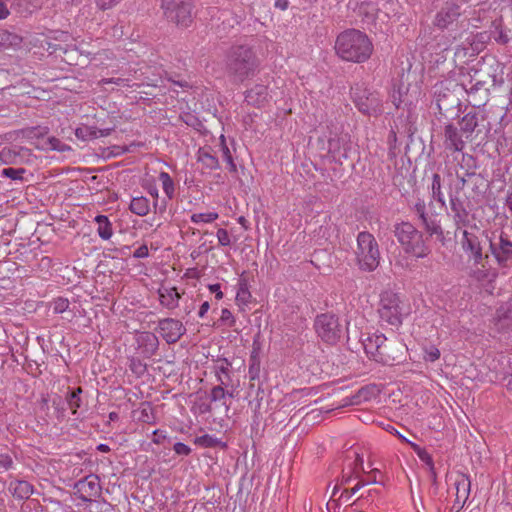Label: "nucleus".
<instances>
[{"label": "nucleus", "instance_id": "25", "mask_svg": "<svg viewBox=\"0 0 512 512\" xmlns=\"http://www.w3.org/2000/svg\"><path fill=\"white\" fill-rule=\"evenodd\" d=\"M460 131L467 140H471V136L478 126V113L469 112L465 114L459 122Z\"/></svg>", "mask_w": 512, "mask_h": 512}, {"label": "nucleus", "instance_id": "59", "mask_svg": "<svg viewBox=\"0 0 512 512\" xmlns=\"http://www.w3.org/2000/svg\"><path fill=\"white\" fill-rule=\"evenodd\" d=\"M12 465H13V460H12L11 456H9L7 454L0 455V468H2L4 470H9L10 468H12Z\"/></svg>", "mask_w": 512, "mask_h": 512}, {"label": "nucleus", "instance_id": "40", "mask_svg": "<svg viewBox=\"0 0 512 512\" xmlns=\"http://www.w3.org/2000/svg\"><path fill=\"white\" fill-rule=\"evenodd\" d=\"M49 129L47 127H29L23 130V135L28 139H42L48 134Z\"/></svg>", "mask_w": 512, "mask_h": 512}, {"label": "nucleus", "instance_id": "24", "mask_svg": "<svg viewBox=\"0 0 512 512\" xmlns=\"http://www.w3.org/2000/svg\"><path fill=\"white\" fill-rule=\"evenodd\" d=\"M456 487V504L463 507L469 497L471 482L466 475H461L455 482Z\"/></svg>", "mask_w": 512, "mask_h": 512}, {"label": "nucleus", "instance_id": "62", "mask_svg": "<svg viewBox=\"0 0 512 512\" xmlns=\"http://www.w3.org/2000/svg\"><path fill=\"white\" fill-rule=\"evenodd\" d=\"M149 255L148 247L146 245H141L138 247L133 253L134 258H146Z\"/></svg>", "mask_w": 512, "mask_h": 512}, {"label": "nucleus", "instance_id": "58", "mask_svg": "<svg viewBox=\"0 0 512 512\" xmlns=\"http://www.w3.org/2000/svg\"><path fill=\"white\" fill-rule=\"evenodd\" d=\"M220 320L225 323L228 322L229 327H232L235 324V319L231 311L227 308L222 309Z\"/></svg>", "mask_w": 512, "mask_h": 512}, {"label": "nucleus", "instance_id": "19", "mask_svg": "<svg viewBox=\"0 0 512 512\" xmlns=\"http://www.w3.org/2000/svg\"><path fill=\"white\" fill-rule=\"evenodd\" d=\"M269 97L268 87L263 84H255L245 92V102L257 108L264 107Z\"/></svg>", "mask_w": 512, "mask_h": 512}, {"label": "nucleus", "instance_id": "27", "mask_svg": "<svg viewBox=\"0 0 512 512\" xmlns=\"http://www.w3.org/2000/svg\"><path fill=\"white\" fill-rule=\"evenodd\" d=\"M95 221L98 224L97 232L99 237L102 238L103 240L110 239L113 234V230L112 224L109 221L108 217L105 215H97L95 217Z\"/></svg>", "mask_w": 512, "mask_h": 512}, {"label": "nucleus", "instance_id": "3", "mask_svg": "<svg viewBox=\"0 0 512 512\" xmlns=\"http://www.w3.org/2000/svg\"><path fill=\"white\" fill-rule=\"evenodd\" d=\"M464 85H459L453 81H441L434 85V102L440 116L453 120L459 117L461 110L460 95Z\"/></svg>", "mask_w": 512, "mask_h": 512}, {"label": "nucleus", "instance_id": "9", "mask_svg": "<svg viewBox=\"0 0 512 512\" xmlns=\"http://www.w3.org/2000/svg\"><path fill=\"white\" fill-rule=\"evenodd\" d=\"M351 97L361 113L374 117L382 114V101L379 94L369 90L363 84H355L351 87Z\"/></svg>", "mask_w": 512, "mask_h": 512}, {"label": "nucleus", "instance_id": "60", "mask_svg": "<svg viewBox=\"0 0 512 512\" xmlns=\"http://www.w3.org/2000/svg\"><path fill=\"white\" fill-rule=\"evenodd\" d=\"M375 494H378V490L377 489H369L366 494L362 493L360 498H358L356 501H354L352 503V506H359V505H361V502L364 499H367L369 497H373Z\"/></svg>", "mask_w": 512, "mask_h": 512}, {"label": "nucleus", "instance_id": "17", "mask_svg": "<svg viewBox=\"0 0 512 512\" xmlns=\"http://www.w3.org/2000/svg\"><path fill=\"white\" fill-rule=\"evenodd\" d=\"M463 134L454 124L448 123L444 127L443 145L450 152H462L465 148Z\"/></svg>", "mask_w": 512, "mask_h": 512}, {"label": "nucleus", "instance_id": "64", "mask_svg": "<svg viewBox=\"0 0 512 512\" xmlns=\"http://www.w3.org/2000/svg\"><path fill=\"white\" fill-rule=\"evenodd\" d=\"M210 292L215 293V298L220 300L223 298V292L221 291V285L219 283L210 284L208 286Z\"/></svg>", "mask_w": 512, "mask_h": 512}, {"label": "nucleus", "instance_id": "7", "mask_svg": "<svg viewBox=\"0 0 512 512\" xmlns=\"http://www.w3.org/2000/svg\"><path fill=\"white\" fill-rule=\"evenodd\" d=\"M464 0L447 1L434 16L433 25L439 30H452L460 26L464 28L468 25V20L462 18L464 10L462 9Z\"/></svg>", "mask_w": 512, "mask_h": 512}, {"label": "nucleus", "instance_id": "47", "mask_svg": "<svg viewBox=\"0 0 512 512\" xmlns=\"http://www.w3.org/2000/svg\"><path fill=\"white\" fill-rule=\"evenodd\" d=\"M495 318L498 322L511 321L512 323V309L511 305H502L496 310Z\"/></svg>", "mask_w": 512, "mask_h": 512}, {"label": "nucleus", "instance_id": "37", "mask_svg": "<svg viewBox=\"0 0 512 512\" xmlns=\"http://www.w3.org/2000/svg\"><path fill=\"white\" fill-rule=\"evenodd\" d=\"M494 30L491 32L494 40L500 45H507L510 41L508 32L501 23L493 22Z\"/></svg>", "mask_w": 512, "mask_h": 512}, {"label": "nucleus", "instance_id": "54", "mask_svg": "<svg viewBox=\"0 0 512 512\" xmlns=\"http://www.w3.org/2000/svg\"><path fill=\"white\" fill-rule=\"evenodd\" d=\"M66 401L72 413L76 414L77 409L81 406V398L67 393Z\"/></svg>", "mask_w": 512, "mask_h": 512}, {"label": "nucleus", "instance_id": "2", "mask_svg": "<svg viewBox=\"0 0 512 512\" xmlns=\"http://www.w3.org/2000/svg\"><path fill=\"white\" fill-rule=\"evenodd\" d=\"M337 55L345 61L363 63L373 51V45L366 34L356 29H348L337 36Z\"/></svg>", "mask_w": 512, "mask_h": 512}, {"label": "nucleus", "instance_id": "6", "mask_svg": "<svg viewBox=\"0 0 512 512\" xmlns=\"http://www.w3.org/2000/svg\"><path fill=\"white\" fill-rule=\"evenodd\" d=\"M406 314L407 312L399 294L393 291H384L380 294L378 315L381 323L398 328L402 325Z\"/></svg>", "mask_w": 512, "mask_h": 512}, {"label": "nucleus", "instance_id": "48", "mask_svg": "<svg viewBox=\"0 0 512 512\" xmlns=\"http://www.w3.org/2000/svg\"><path fill=\"white\" fill-rule=\"evenodd\" d=\"M372 388L368 386L361 387L352 398V404H359L362 401H368L371 398Z\"/></svg>", "mask_w": 512, "mask_h": 512}, {"label": "nucleus", "instance_id": "43", "mask_svg": "<svg viewBox=\"0 0 512 512\" xmlns=\"http://www.w3.org/2000/svg\"><path fill=\"white\" fill-rule=\"evenodd\" d=\"M25 173H26V169L23 167H21V168L8 167V168H4L1 171V176L4 178H9L11 180L24 181L23 175Z\"/></svg>", "mask_w": 512, "mask_h": 512}, {"label": "nucleus", "instance_id": "26", "mask_svg": "<svg viewBox=\"0 0 512 512\" xmlns=\"http://www.w3.org/2000/svg\"><path fill=\"white\" fill-rule=\"evenodd\" d=\"M129 209L138 216H146L151 210L150 201L144 196L133 197Z\"/></svg>", "mask_w": 512, "mask_h": 512}, {"label": "nucleus", "instance_id": "34", "mask_svg": "<svg viewBox=\"0 0 512 512\" xmlns=\"http://www.w3.org/2000/svg\"><path fill=\"white\" fill-rule=\"evenodd\" d=\"M260 357L259 353L256 349H253L249 359V378L250 380H255L259 378L260 374Z\"/></svg>", "mask_w": 512, "mask_h": 512}, {"label": "nucleus", "instance_id": "8", "mask_svg": "<svg viewBox=\"0 0 512 512\" xmlns=\"http://www.w3.org/2000/svg\"><path fill=\"white\" fill-rule=\"evenodd\" d=\"M161 8L168 22L187 28L193 22V4L190 0H162Z\"/></svg>", "mask_w": 512, "mask_h": 512}, {"label": "nucleus", "instance_id": "29", "mask_svg": "<svg viewBox=\"0 0 512 512\" xmlns=\"http://www.w3.org/2000/svg\"><path fill=\"white\" fill-rule=\"evenodd\" d=\"M36 148L59 152H64L69 149V147L66 144L62 143L58 138L54 136L44 139V141L41 144H36Z\"/></svg>", "mask_w": 512, "mask_h": 512}, {"label": "nucleus", "instance_id": "20", "mask_svg": "<svg viewBox=\"0 0 512 512\" xmlns=\"http://www.w3.org/2000/svg\"><path fill=\"white\" fill-rule=\"evenodd\" d=\"M404 351H405V345L399 341H386L381 347L380 353H384L386 355H389L390 358H393V360H390L391 362H380L383 365H389L393 366L396 364H399L402 362L404 357Z\"/></svg>", "mask_w": 512, "mask_h": 512}, {"label": "nucleus", "instance_id": "50", "mask_svg": "<svg viewBox=\"0 0 512 512\" xmlns=\"http://www.w3.org/2000/svg\"><path fill=\"white\" fill-rule=\"evenodd\" d=\"M424 352H425V355H424L425 361L435 362L436 360H438L440 358V350L434 345L425 347Z\"/></svg>", "mask_w": 512, "mask_h": 512}, {"label": "nucleus", "instance_id": "28", "mask_svg": "<svg viewBox=\"0 0 512 512\" xmlns=\"http://www.w3.org/2000/svg\"><path fill=\"white\" fill-rule=\"evenodd\" d=\"M26 150L24 147H4L0 151V161L4 164H15L21 152Z\"/></svg>", "mask_w": 512, "mask_h": 512}, {"label": "nucleus", "instance_id": "55", "mask_svg": "<svg viewBox=\"0 0 512 512\" xmlns=\"http://www.w3.org/2000/svg\"><path fill=\"white\" fill-rule=\"evenodd\" d=\"M403 88L404 85H400L398 89H394L391 94L392 103L396 108H400L402 106Z\"/></svg>", "mask_w": 512, "mask_h": 512}, {"label": "nucleus", "instance_id": "21", "mask_svg": "<svg viewBox=\"0 0 512 512\" xmlns=\"http://www.w3.org/2000/svg\"><path fill=\"white\" fill-rule=\"evenodd\" d=\"M159 340L157 336L151 332H145L140 337L141 354L145 358L152 357L158 350Z\"/></svg>", "mask_w": 512, "mask_h": 512}, {"label": "nucleus", "instance_id": "44", "mask_svg": "<svg viewBox=\"0 0 512 512\" xmlns=\"http://www.w3.org/2000/svg\"><path fill=\"white\" fill-rule=\"evenodd\" d=\"M477 74H478V71L475 70L474 76L470 75L471 76V80H470L471 86L469 88H466V86L464 85L463 90H465L468 94L476 93L481 89H485L486 91L488 90L487 88H485L486 81L475 78V76Z\"/></svg>", "mask_w": 512, "mask_h": 512}, {"label": "nucleus", "instance_id": "1", "mask_svg": "<svg viewBox=\"0 0 512 512\" xmlns=\"http://www.w3.org/2000/svg\"><path fill=\"white\" fill-rule=\"evenodd\" d=\"M259 59L248 45H234L225 55V72L234 82H243L258 71Z\"/></svg>", "mask_w": 512, "mask_h": 512}, {"label": "nucleus", "instance_id": "22", "mask_svg": "<svg viewBox=\"0 0 512 512\" xmlns=\"http://www.w3.org/2000/svg\"><path fill=\"white\" fill-rule=\"evenodd\" d=\"M10 493L19 500L28 499L34 492L33 485L25 480H15L9 484Z\"/></svg>", "mask_w": 512, "mask_h": 512}, {"label": "nucleus", "instance_id": "30", "mask_svg": "<svg viewBox=\"0 0 512 512\" xmlns=\"http://www.w3.org/2000/svg\"><path fill=\"white\" fill-rule=\"evenodd\" d=\"M198 161L209 170H216L220 167L218 158L205 149H199Z\"/></svg>", "mask_w": 512, "mask_h": 512}, {"label": "nucleus", "instance_id": "35", "mask_svg": "<svg viewBox=\"0 0 512 512\" xmlns=\"http://www.w3.org/2000/svg\"><path fill=\"white\" fill-rule=\"evenodd\" d=\"M22 39L15 33L5 29H0V47L16 46L21 43Z\"/></svg>", "mask_w": 512, "mask_h": 512}, {"label": "nucleus", "instance_id": "56", "mask_svg": "<svg viewBox=\"0 0 512 512\" xmlns=\"http://www.w3.org/2000/svg\"><path fill=\"white\" fill-rule=\"evenodd\" d=\"M216 236L218 238L219 244L221 246H229L230 245V237L228 231L224 228H219Z\"/></svg>", "mask_w": 512, "mask_h": 512}, {"label": "nucleus", "instance_id": "45", "mask_svg": "<svg viewBox=\"0 0 512 512\" xmlns=\"http://www.w3.org/2000/svg\"><path fill=\"white\" fill-rule=\"evenodd\" d=\"M219 215L216 212H209V213H195L191 215V221L193 223H211L218 219Z\"/></svg>", "mask_w": 512, "mask_h": 512}, {"label": "nucleus", "instance_id": "11", "mask_svg": "<svg viewBox=\"0 0 512 512\" xmlns=\"http://www.w3.org/2000/svg\"><path fill=\"white\" fill-rule=\"evenodd\" d=\"M489 251L499 268L512 267V241L505 231H500L497 239H489Z\"/></svg>", "mask_w": 512, "mask_h": 512}, {"label": "nucleus", "instance_id": "15", "mask_svg": "<svg viewBox=\"0 0 512 512\" xmlns=\"http://www.w3.org/2000/svg\"><path fill=\"white\" fill-rule=\"evenodd\" d=\"M75 489L79 494L78 498L84 502H90L93 497L100 495V479L98 476L91 474L79 480L75 484Z\"/></svg>", "mask_w": 512, "mask_h": 512}, {"label": "nucleus", "instance_id": "52", "mask_svg": "<svg viewBox=\"0 0 512 512\" xmlns=\"http://www.w3.org/2000/svg\"><path fill=\"white\" fill-rule=\"evenodd\" d=\"M122 0H94L96 7L101 11L109 10L118 5Z\"/></svg>", "mask_w": 512, "mask_h": 512}, {"label": "nucleus", "instance_id": "36", "mask_svg": "<svg viewBox=\"0 0 512 512\" xmlns=\"http://www.w3.org/2000/svg\"><path fill=\"white\" fill-rule=\"evenodd\" d=\"M431 191L433 199H435L442 206H444L445 199L441 190V176L438 173H434L432 176Z\"/></svg>", "mask_w": 512, "mask_h": 512}, {"label": "nucleus", "instance_id": "16", "mask_svg": "<svg viewBox=\"0 0 512 512\" xmlns=\"http://www.w3.org/2000/svg\"><path fill=\"white\" fill-rule=\"evenodd\" d=\"M461 245L463 250L470 254L475 265L480 264L484 259L488 258L487 254H483V248L479 237L467 230L463 231Z\"/></svg>", "mask_w": 512, "mask_h": 512}, {"label": "nucleus", "instance_id": "12", "mask_svg": "<svg viewBox=\"0 0 512 512\" xmlns=\"http://www.w3.org/2000/svg\"><path fill=\"white\" fill-rule=\"evenodd\" d=\"M414 212L421 221V225L429 234V236L436 235L440 241L444 240V231L441 227V223L437 213H428L426 211V205L423 200H419L414 205Z\"/></svg>", "mask_w": 512, "mask_h": 512}, {"label": "nucleus", "instance_id": "4", "mask_svg": "<svg viewBox=\"0 0 512 512\" xmlns=\"http://www.w3.org/2000/svg\"><path fill=\"white\" fill-rule=\"evenodd\" d=\"M394 236L408 254L417 258H424L430 253L429 247L425 244L423 234L410 222H401L394 226Z\"/></svg>", "mask_w": 512, "mask_h": 512}, {"label": "nucleus", "instance_id": "49", "mask_svg": "<svg viewBox=\"0 0 512 512\" xmlns=\"http://www.w3.org/2000/svg\"><path fill=\"white\" fill-rule=\"evenodd\" d=\"M52 305L54 313L60 314L68 310L70 303L67 298L58 297L53 300Z\"/></svg>", "mask_w": 512, "mask_h": 512}, {"label": "nucleus", "instance_id": "10", "mask_svg": "<svg viewBox=\"0 0 512 512\" xmlns=\"http://www.w3.org/2000/svg\"><path fill=\"white\" fill-rule=\"evenodd\" d=\"M314 328L322 341L328 344L337 343L342 335L339 318L332 313H323L316 317Z\"/></svg>", "mask_w": 512, "mask_h": 512}, {"label": "nucleus", "instance_id": "51", "mask_svg": "<svg viewBox=\"0 0 512 512\" xmlns=\"http://www.w3.org/2000/svg\"><path fill=\"white\" fill-rule=\"evenodd\" d=\"M227 396V391L222 385H216L211 389L210 400L212 402L220 401Z\"/></svg>", "mask_w": 512, "mask_h": 512}, {"label": "nucleus", "instance_id": "31", "mask_svg": "<svg viewBox=\"0 0 512 512\" xmlns=\"http://www.w3.org/2000/svg\"><path fill=\"white\" fill-rule=\"evenodd\" d=\"M328 153L331 154L334 161L343 164L342 159H347L348 155L346 151L340 154V139L339 138H330L328 140Z\"/></svg>", "mask_w": 512, "mask_h": 512}, {"label": "nucleus", "instance_id": "39", "mask_svg": "<svg viewBox=\"0 0 512 512\" xmlns=\"http://www.w3.org/2000/svg\"><path fill=\"white\" fill-rule=\"evenodd\" d=\"M159 180L162 183V188L168 197V199H172L174 196L175 188H174V182L170 175L167 172H160L159 174Z\"/></svg>", "mask_w": 512, "mask_h": 512}, {"label": "nucleus", "instance_id": "46", "mask_svg": "<svg viewBox=\"0 0 512 512\" xmlns=\"http://www.w3.org/2000/svg\"><path fill=\"white\" fill-rule=\"evenodd\" d=\"M130 370L137 376H142L147 371V365L139 358L132 357L129 363Z\"/></svg>", "mask_w": 512, "mask_h": 512}, {"label": "nucleus", "instance_id": "42", "mask_svg": "<svg viewBox=\"0 0 512 512\" xmlns=\"http://www.w3.org/2000/svg\"><path fill=\"white\" fill-rule=\"evenodd\" d=\"M465 177L474 179L472 190L475 194L482 195L485 193V180L481 174H476L475 172H466Z\"/></svg>", "mask_w": 512, "mask_h": 512}, {"label": "nucleus", "instance_id": "63", "mask_svg": "<svg viewBox=\"0 0 512 512\" xmlns=\"http://www.w3.org/2000/svg\"><path fill=\"white\" fill-rule=\"evenodd\" d=\"M405 91H403V97H402V105L411 107L414 103V97L412 95L408 94V88L404 87Z\"/></svg>", "mask_w": 512, "mask_h": 512}, {"label": "nucleus", "instance_id": "61", "mask_svg": "<svg viewBox=\"0 0 512 512\" xmlns=\"http://www.w3.org/2000/svg\"><path fill=\"white\" fill-rule=\"evenodd\" d=\"M418 457L423 461L429 468H432L434 466L433 459L431 455L424 449L422 452L419 453Z\"/></svg>", "mask_w": 512, "mask_h": 512}, {"label": "nucleus", "instance_id": "18", "mask_svg": "<svg viewBox=\"0 0 512 512\" xmlns=\"http://www.w3.org/2000/svg\"><path fill=\"white\" fill-rule=\"evenodd\" d=\"M450 208L453 212V222L457 228L470 224L469 211L464 202L456 195H450Z\"/></svg>", "mask_w": 512, "mask_h": 512}, {"label": "nucleus", "instance_id": "41", "mask_svg": "<svg viewBox=\"0 0 512 512\" xmlns=\"http://www.w3.org/2000/svg\"><path fill=\"white\" fill-rule=\"evenodd\" d=\"M96 127L82 126L75 130V136L82 141L96 139Z\"/></svg>", "mask_w": 512, "mask_h": 512}, {"label": "nucleus", "instance_id": "14", "mask_svg": "<svg viewBox=\"0 0 512 512\" xmlns=\"http://www.w3.org/2000/svg\"><path fill=\"white\" fill-rule=\"evenodd\" d=\"M156 330L167 344H175L186 333V327L175 318H163L158 321Z\"/></svg>", "mask_w": 512, "mask_h": 512}, {"label": "nucleus", "instance_id": "5", "mask_svg": "<svg viewBox=\"0 0 512 512\" xmlns=\"http://www.w3.org/2000/svg\"><path fill=\"white\" fill-rule=\"evenodd\" d=\"M356 260L362 271L372 272L380 263L379 246L374 236L366 231L357 236Z\"/></svg>", "mask_w": 512, "mask_h": 512}, {"label": "nucleus", "instance_id": "13", "mask_svg": "<svg viewBox=\"0 0 512 512\" xmlns=\"http://www.w3.org/2000/svg\"><path fill=\"white\" fill-rule=\"evenodd\" d=\"M360 342L367 356L376 362H391L394 357L380 353L381 347L387 338L384 334L361 333Z\"/></svg>", "mask_w": 512, "mask_h": 512}, {"label": "nucleus", "instance_id": "38", "mask_svg": "<svg viewBox=\"0 0 512 512\" xmlns=\"http://www.w3.org/2000/svg\"><path fill=\"white\" fill-rule=\"evenodd\" d=\"M220 140H221V151H222V157L224 159V161L228 164V169L231 173H236L237 172V166L236 164L234 163V160H233V157H232V154L225 142V137L223 135H221L220 137Z\"/></svg>", "mask_w": 512, "mask_h": 512}, {"label": "nucleus", "instance_id": "57", "mask_svg": "<svg viewBox=\"0 0 512 512\" xmlns=\"http://www.w3.org/2000/svg\"><path fill=\"white\" fill-rule=\"evenodd\" d=\"M173 450L177 455L182 456H188L191 453V448L182 442L175 443L173 446Z\"/></svg>", "mask_w": 512, "mask_h": 512}, {"label": "nucleus", "instance_id": "33", "mask_svg": "<svg viewBox=\"0 0 512 512\" xmlns=\"http://www.w3.org/2000/svg\"><path fill=\"white\" fill-rule=\"evenodd\" d=\"M238 291L236 294V301L240 304L246 305L250 302L251 299V293L248 289V282L244 277H241L239 279L238 283Z\"/></svg>", "mask_w": 512, "mask_h": 512}, {"label": "nucleus", "instance_id": "23", "mask_svg": "<svg viewBox=\"0 0 512 512\" xmlns=\"http://www.w3.org/2000/svg\"><path fill=\"white\" fill-rule=\"evenodd\" d=\"M158 294L161 305L167 309L172 310L178 307V302L181 296L176 287L161 288L159 289Z\"/></svg>", "mask_w": 512, "mask_h": 512}, {"label": "nucleus", "instance_id": "53", "mask_svg": "<svg viewBox=\"0 0 512 512\" xmlns=\"http://www.w3.org/2000/svg\"><path fill=\"white\" fill-rule=\"evenodd\" d=\"M139 420L144 423H152L154 421L152 408L149 405L141 408Z\"/></svg>", "mask_w": 512, "mask_h": 512}, {"label": "nucleus", "instance_id": "32", "mask_svg": "<svg viewBox=\"0 0 512 512\" xmlns=\"http://www.w3.org/2000/svg\"><path fill=\"white\" fill-rule=\"evenodd\" d=\"M195 444L205 448H214L218 446H220L221 448L226 447V443L209 434H204L202 436L196 437Z\"/></svg>", "mask_w": 512, "mask_h": 512}]
</instances>
